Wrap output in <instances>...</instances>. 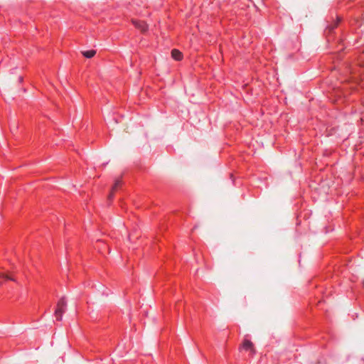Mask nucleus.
Here are the masks:
<instances>
[{
	"label": "nucleus",
	"mask_w": 364,
	"mask_h": 364,
	"mask_svg": "<svg viewBox=\"0 0 364 364\" xmlns=\"http://www.w3.org/2000/svg\"><path fill=\"white\" fill-rule=\"evenodd\" d=\"M67 306L65 298L63 296L60 299L57 304V308L55 311V316L58 321H61L63 318V314L65 312V309Z\"/></svg>",
	"instance_id": "1"
},
{
	"label": "nucleus",
	"mask_w": 364,
	"mask_h": 364,
	"mask_svg": "<svg viewBox=\"0 0 364 364\" xmlns=\"http://www.w3.org/2000/svg\"><path fill=\"white\" fill-rule=\"evenodd\" d=\"M240 350L250 351L251 353H254L255 351L254 344L250 340H244L241 347L240 348Z\"/></svg>",
	"instance_id": "2"
},
{
	"label": "nucleus",
	"mask_w": 364,
	"mask_h": 364,
	"mask_svg": "<svg viewBox=\"0 0 364 364\" xmlns=\"http://www.w3.org/2000/svg\"><path fill=\"white\" fill-rule=\"evenodd\" d=\"M132 22L134 24V26L138 29L141 30L142 32H144V31H146L147 26H146V24L144 22L139 21H136V20L132 21Z\"/></svg>",
	"instance_id": "3"
},
{
	"label": "nucleus",
	"mask_w": 364,
	"mask_h": 364,
	"mask_svg": "<svg viewBox=\"0 0 364 364\" xmlns=\"http://www.w3.org/2000/svg\"><path fill=\"white\" fill-rule=\"evenodd\" d=\"M171 56L176 60H181L183 58L182 53L177 49L172 50Z\"/></svg>",
	"instance_id": "4"
},
{
	"label": "nucleus",
	"mask_w": 364,
	"mask_h": 364,
	"mask_svg": "<svg viewBox=\"0 0 364 364\" xmlns=\"http://www.w3.org/2000/svg\"><path fill=\"white\" fill-rule=\"evenodd\" d=\"M6 280L16 281L15 279L9 274L0 272V284H2L3 282Z\"/></svg>",
	"instance_id": "5"
},
{
	"label": "nucleus",
	"mask_w": 364,
	"mask_h": 364,
	"mask_svg": "<svg viewBox=\"0 0 364 364\" xmlns=\"http://www.w3.org/2000/svg\"><path fill=\"white\" fill-rule=\"evenodd\" d=\"M82 54L87 58H91L96 54L95 50H90L87 51H82Z\"/></svg>",
	"instance_id": "6"
},
{
	"label": "nucleus",
	"mask_w": 364,
	"mask_h": 364,
	"mask_svg": "<svg viewBox=\"0 0 364 364\" xmlns=\"http://www.w3.org/2000/svg\"><path fill=\"white\" fill-rule=\"evenodd\" d=\"M121 184V181L117 179L116 180L114 184V186L112 188V191H114L115 189H117V188Z\"/></svg>",
	"instance_id": "7"
},
{
	"label": "nucleus",
	"mask_w": 364,
	"mask_h": 364,
	"mask_svg": "<svg viewBox=\"0 0 364 364\" xmlns=\"http://www.w3.org/2000/svg\"><path fill=\"white\" fill-rule=\"evenodd\" d=\"M113 191H112V192H111V193H110V194L109 195V196H108V199H109V200H112V199L113 198V196H114V194H113Z\"/></svg>",
	"instance_id": "8"
},
{
	"label": "nucleus",
	"mask_w": 364,
	"mask_h": 364,
	"mask_svg": "<svg viewBox=\"0 0 364 364\" xmlns=\"http://www.w3.org/2000/svg\"><path fill=\"white\" fill-rule=\"evenodd\" d=\"M22 80H23V79H22V77H21L19 78V81H20V82H21V81H22Z\"/></svg>",
	"instance_id": "9"
}]
</instances>
